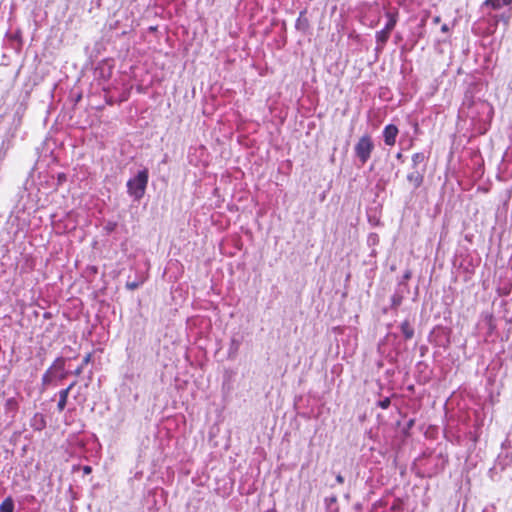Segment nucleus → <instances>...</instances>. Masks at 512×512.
Masks as SVG:
<instances>
[{"mask_svg": "<svg viewBox=\"0 0 512 512\" xmlns=\"http://www.w3.org/2000/svg\"><path fill=\"white\" fill-rule=\"evenodd\" d=\"M148 178L147 169L139 171L134 178L129 179L127 182L128 194L135 200H140L145 194Z\"/></svg>", "mask_w": 512, "mask_h": 512, "instance_id": "nucleus-1", "label": "nucleus"}, {"mask_svg": "<svg viewBox=\"0 0 512 512\" xmlns=\"http://www.w3.org/2000/svg\"><path fill=\"white\" fill-rule=\"evenodd\" d=\"M66 360L63 357H57L51 366L44 372L41 378V384L43 389L49 387L54 379H56L55 371L61 370V374L58 376L59 380H64L68 376V372L65 370Z\"/></svg>", "mask_w": 512, "mask_h": 512, "instance_id": "nucleus-2", "label": "nucleus"}, {"mask_svg": "<svg viewBox=\"0 0 512 512\" xmlns=\"http://www.w3.org/2000/svg\"><path fill=\"white\" fill-rule=\"evenodd\" d=\"M374 150V142L371 135H362L354 146V152L359 162L364 165L371 157Z\"/></svg>", "mask_w": 512, "mask_h": 512, "instance_id": "nucleus-3", "label": "nucleus"}, {"mask_svg": "<svg viewBox=\"0 0 512 512\" xmlns=\"http://www.w3.org/2000/svg\"><path fill=\"white\" fill-rule=\"evenodd\" d=\"M399 133L398 127L394 124H388L384 127L383 130V138L384 143L387 146H394L396 143V138Z\"/></svg>", "mask_w": 512, "mask_h": 512, "instance_id": "nucleus-4", "label": "nucleus"}, {"mask_svg": "<svg viewBox=\"0 0 512 512\" xmlns=\"http://www.w3.org/2000/svg\"><path fill=\"white\" fill-rule=\"evenodd\" d=\"M407 180L413 185L414 188H419L424 181V174L419 171H413L407 174Z\"/></svg>", "mask_w": 512, "mask_h": 512, "instance_id": "nucleus-5", "label": "nucleus"}, {"mask_svg": "<svg viewBox=\"0 0 512 512\" xmlns=\"http://www.w3.org/2000/svg\"><path fill=\"white\" fill-rule=\"evenodd\" d=\"M390 34L391 32L389 30H386L385 28L376 32L375 37L378 48L382 49L386 45L390 38Z\"/></svg>", "mask_w": 512, "mask_h": 512, "instance_id": "nucleus-6", "label": "nucleus"}, {"mask_svg": "<svg viewBox=\"0 0 512 512\" xmlns=\"http://www.w3.org/2000/svg\"><path fill=\"white\" fill-rule=\"evenodd\" d=\"M398 11L395 10V11H387L385 13V16L387 17L388 21L385 25V29L386 30H389L390 32L393 31V29L395 28L396 24H397V21H398Z\"/></svg>", "mask_w": 512, "mask_h": 512, "instance_id": "nucleus-7", "label": "nucleus"}, {"mask_svg": "<svg viewBox=\"0 0 512 512\" xmlns=\"http://www.w3.org/2000/svg\"><path fill=\"white\" fill-rule=\"evenodd\" d=\"M401 332L405 338V340H410L414 336V328L410 324L408 320H405L401 323Z\"/></svg>", "mask_w": 512, "mask_h": 512, "instance_id": "nucleus-8", "label": "nucleus"}, {"mask_svg": "<svg viewBox=\"0 0 512 512\" xmlns=\"http://www.w3.org/2000/svg\"><path fill=\"white\" fill-rule=\"evenodd\" d=\"M68 396H69V393H68V390H60L59 391V400H58V403H57V410L59 412H62L66 405H67V401H68Z\"/></svg>", "mask_w": 512, "mask_h": 512, "instance_id": "nucleus-9", "label": "nucleus"}, {"mask_svg": "<svg viewBox=\"0 0 512 512\" xmlns=\"http://www.w3.org/2000/svg\"><path fill=\"white\" fill-rule=\"evenodd\" d=\"M92 361V353H88L82 359V363L73 371V374L78 377L83 373L84 367Z\"/></svg>", "mask_w": 512, "mask_h": 512, "instance_id": "nucleus-10", "label": "nucleus"}, {"mask_svg": "<svg viewBox=\"0 0 512 512\" xmlns=\"http://www.w3.org/2000/svg\"><path fill=\"white\" fill-rule=\"evenodd\" d=\"M0 512H14V502L11 497H7L0 504Z\"/></svg>", "mask_w": 512, "mask_h": 512, "instance_id": "nucleus-11", "label": "nucleus"}, {"mask_svg": "<svg viewBox=\"0 0 512 512\" xmlns=\"http://www.w3.org/2000/svg\"><path fill=\"white\" fill-rule=\"evenodd\" d=\"M426 156L423 152H417L412 155V165L416 168L419 164L424 163Z\"/></svg>", "mask_w": 512, "mask_h": 512, "instance_id": "nucleus-12", "label": "nucleus"}, {"mask_svg": "<svg viewBox=\"0 0 512 512\" xmlns=\"http://www.w3.org/2000/svg\"><path fill=\"white\" fill-rule=\"evenodd\" d=\"M483 5L490 6L493 10H499L501 8L500 0H485Z\"/></svg>", "mask_w": 512, "mask_h": 512, "instance_id": "nucleus-13", "label": "nucleus"}, {"mask_svg": "<svg viewBox=\"0 0 512 512\" xmlns=\"http://www.w3.org/2000/svg\"><path fill=\"white\" fill-rule=\"evenodd\" d=\"M402 299L403 298L401 295H398V294L393 295L392 299H391L392 307L397 308L398 306H400L402 303Z\"/></svg>", "mask_w": 512, "mask_h": 512, "instance_id": "nucleus-14", "label": "nucleus"}, {"mask_svg": "<svg viewBox=\"0 0 512 512\" xmlns=\"http://www.w3.org/2000/svg\"><path fill=\"white\" fill-rule=\"evenodd\" d=\"M390 404H391V400H390V398H389V397H385L384 399H382V400H380V401L378 402V406H379L381 409H383V410L388 409V408H389V406H390Z\"/></svg>", "mask_w": 512, "mask_h": 512, "instance_id": "nucleus-15", "label": "nucleus"}, {"mask_svg": "<svg viewBox=\"0 0 512 512\" xmlns=\"http://www.w3.org/2000/svg\"><path fill=\"white\" fill-rule=\"evenodd\" d=\"M141 283L142 282H127L126 283V288L128 290H135V289H137L140 286Z\"/></svg>", "mask_w": 512, "mask_h": 512, "instance_id": "nucleus-16", "label": "nucleus"}, {"mask_svg": "<svg viewBox=\"0 0 512 512\" xmlns=\"http://www.w3.org/2000/svg\"><path fill=\"white\" fill-rule=\"evenodd\" d=\"M76 381H73L72 383H70V385L65 388L64 390H68V393H70V391L74 388V386L76 385Z\"/></svg>", "mask_w": 512, "mask_h": 512, "instance_id": "nucleus-17", "label": "nucleus"}, {"mask_svg": "<svg viewBox=\"0 0 512 512\" xmlns=\"http://www.w3.org/2000/svg\"><path fill=\"white\" fill-rule=\"evenodd\" d=\"M500 1H501V6L502 5L509 6L512 4V0H500Z\"/></svg>", "mask_w": 512, "mask_h": 512, "instance_id": "nucleus-18", "label": "nucleus"}, {"mask_svg": "<svg viewBox=\"0 0 512 512\" xmlns=\"http://www.w3.org/2000/svg\"><path fill=\"white\" fill-rule=\"evenodd\" d=\"M511 291V288H504L503 292H500L499 295H508Z\"/></svg>", "mask_w": 512, "mask_h": 512, "instance_id": "nucleus-19", "label": "nucleus"}, {"mask_svg": "<svg viewBox=\"0 0 512 512\" xmlns=\"http://www.w3.org/2000/svg\"><path fill=\"white\" fill-rule=\"evenodd\" d=\"M91 470L92 469H91L90 466H84V468H83V471H84L85 474H89L91 472Z\"/></svg>", "mask_w": 512, "mask_h": 512, "instance_id": "nucleus-20", "label": "nucleus"}, {"mask_svg": "<svg viewBox=\"0 0 512 512\" xmlns=\"http://www.w3.org/2000/svg\"><path fill=\"white\" fill-rule=\"evenodd\" d=\"M441 31L442 32H448L449 31V27L447 24H443L442 27H441Z\"/></svg>", "mask_w": 512, "mask_h": 512, "instance_id": "nucleus-21", "label": "nucleus"}, {"mask_svg": "<svg viewBox=\"0 0 512 512\" xmlns=\"http://www.w3.org/2000/svg\"><path fill=\"white\" fill-rule=\"evenodd\" d=\"M337 482L339 483H343L344 479L341 475H338L337 478H336Z\"/></svg>", "mask_w": 512, "mask_h": 512, "instance_id": "nucleus-22", "label": "nucleus"}, {"mask_svg": "<svg viewBox=\"0 0 512 512\" xmlns=\"http://www.w3.org/2000/svg\"><path fill=\"white\" fill-rule=\"evenodd\" d=\"M61 374V370H56L55 371V375H56V378H58V376Z\"/></svg>", "mask_w": 512, "mask_h": 512, "instance_id": "nucleus-23", "label": "nucleus"}, {"mask_svg": "<svg viewBox=\"0 0 512 512\" xmlns=\"http://www.w3.org/2000/svg\"><path fill=\"white\" fill-rule=\"evenodd\" d=\"M63 178H65V175H64V174H60V175H59V179H60V180H63Z\"/></svg>", "mask_w": 512, "mask_h": 512, "instance_id": "nucleus-24", "label": "nucleus"}, {"mask_svg": "<svg viewBox=\"0 0 512 512\" xmlns=\"http://www.w3.org/2000/svg\"><path fill=\"white\" fill-rule=\"evenodd\" d=\"M396 157H397V159H401L402 158V154L398 153Z\"/></svg>", "mask_w": 512, "mask_h": 512, "instance_id": "nucleus-25", "label": "nucleus"}, {"mask_svg": "<svg viewBox=\"0 0 512 512\" xmlns=\"http://www.w3.org/2000/svg\"><path fill=\"white\" fill-rule=\"evenodd\" d=\"M434 21H435V22H439V21H440V18H439V17H436V18L434 19Z\"/></svg>", "mask_w": 512, "mask_h": 512, "instance_id": "nucleus-26", "label": "nucleus"}, {"mask_svg": "<svg viewBox=\"0 0 512 512\" xmlns=\"http://www.w3.org/2000/svg\"><path fill=\"white\" fill-rule=\"evenodd\" d=\"M330 500H331V502H335L336 501V497H332Z\"/></svg>", "mask_w": 512, "mask_h": 512, "instance_id": "nucleus-27", "label": "nucleus"}]
</instances>
